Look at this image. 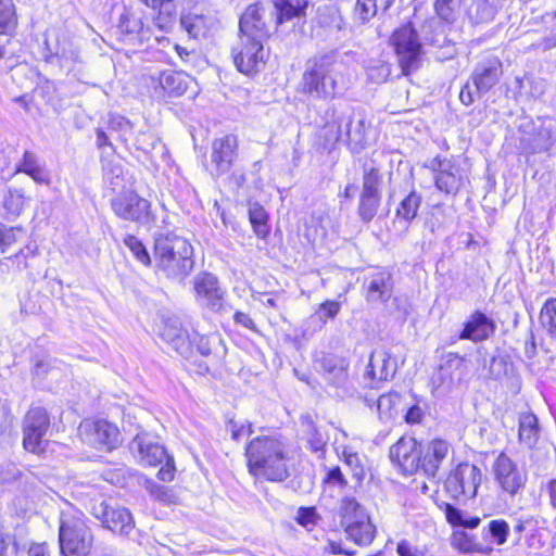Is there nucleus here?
Masks as SVG:
<instances>
[{
	"label": "nucleus",
	"mask_w": 556,
	"mask_h": 556,
	"mask_svg": "<svg viewBox=\"0 0 556 556\" xmlns=\"http://www.w3.org/2000/svg\"><path fill=\"white\" fill-rule=\"evenodd\" d=\"M17 552V545L14 538L10 534H4L0 530V556H13Z\"/></svg>",
	"instance_id": "57"
},
{
	"label": "nucleus",
	"mask_w": 556,
	"mask_h": 556,
	"mask_svg": "<svg viewBox=\"0 0 556 556\" xmlns=\"http://www.w3.org/2000/svg\"><path fill=\"white\" fill-rule=\"evenodd\" d=\"M503 75L502 62L497 56L488 55L479 61L470 76L478 94L490 91Z\"/></svg>",
	"instance_id": "18"
},
{
	"label": "nucleus",
	"mask_w": 556,
	"mask_h": 556,
	"mask_svg": "<svg viewBox=\"0 0 556 556\" xmlns=\"http://www.w3.org/2000/svg\"><path fill=\"white\" fill-rule=\"evenodd\" d=\"M463 0H435L437 14L446 22H453L459 13Z\"/></svg>",
	"instance_id": "48"
},
{
	"label": "nucleus",
	"mask_w": 556,
	"mask_h": 556,
	"mask_svg": "<svg viewBox=\"0 0 556 556\" xmlns=\"http://www.w3.org/2000/svg\"><path fill=\"white\" fill-rule=\"evenodd\" d=\"M152 80L157 83L154 86V91L159 97L164 94L178 97L186 92L192 78L185 72L166 70L161 72L156 78L152 77Z\"/></svg>",
	"instance_id": "25"
},
{
	"label": "nucleus",
	"mask_w": 556,
	"mask_h": 556,
	"mask_svg": "<svg viewBox=\"0 0 556 556\" xmlns=\"http://www.w3.org/2000/svg\"><path fill=\"white\" fill-rule=\"evenodd\" d=\"M518 425V438L520 443L529 448L534 447L540 439L541 432L538 417L531 412L521 413L519 415Z\"/></svg>",
	"instance_id": "35"
},
{
	"label": "nucleus",
	"mask_w": 556,
	"mask_h": 556,
	"mask_svg": "<svg viewBox=\"0 0 556 556\" xmlns=\"http://www.w3.org/2000/svg\"><path fill=\"white\" fill-rule=\"evenodd\" d=\"M451 546L463 554L479 553L490 555L494 551L490 545H483L476 541V538L464 530H454L451 539Z\"/></svg>",
	"instance_id": "34"
},
{
	"label": "nucleus",
	"mask_w": 556,
	"mask_h": 556,
	"mask_svg": "<svg viewBox=\"0 0 556 556\" xmlns=\"http://www.w3.org/2000/svg\"><path fill=\"white\" fill-rule=\"evenodd\" d=\"M426 167L432 173L435 188L446 194H456L463 185L459 165L452 157L438 155Z\"/></svg>",
	"instance_id": "13"
},
{
	"label": "nucleus",
	"mask_w": 556,
	"mask_h": 556,
	"mask_svg": "<svg viewBox=\"0 0 556 556\" xmlns=\"http://www.w3.org/2000/svg\"><path fill=\"white\" fill-rule=\"evenodd\" d=\"M182 28L192 38L206 37L216 25V18L210 13H202L199 10L182 13L180 17Z\"/></svg>",
	"instance_id": "31"
},
{
	"label": "nucleus",
	"mask_w": 556,
	"mask_h": 556,
	"mask_svg": "<svg viewBox=\"0 0 556 556\" xmlns=\"http://www.w3.org/2000/svg\"><path fill=\"white\" fill-rule=\"evenodd\" d=\"M340 312V303L337 301H326L320 304L319 308L316 312L319 320L326 323L327 319L334 318Z\"/></svg>",
	"instance_id": "56"
},
{
	"label": "nucleus",
	"mask_w": 556,
	"mask_h": 556,
	"mask_svg": "<svg viewBox=\"0 0 556 556\" xmlns=\"http://www.w3.org/2000/svg\"><path fill=\"white\" fill-rule=\"evenodd\" d=\"M424 415L425 412L419 405H413L407 409L404 419L409 425H416L422 420Z\"/></svg>",
	"instance_id": "60"
},
{
	"label": "nucleus",
	"mask_w": 556,
	"mask_h": 556,
	"mask_svg": "<svg viewBox=\"0 0 556 556\" xmlns=\"http://www.w3.org/2000/svg\"><path fill=\"white\" fill-rule=\"evenodd\" d=\"M159 9L160 12L157 16L154 18V25L163 31H168L175 23V9L172 8L170 3L163 4Z\"/></svg>",
	"instance_id": "53"
},
{
	"label": "nucleus",
	"mask_w": 556,
	"mask_h": 556,
	"mask_svg": "<svg viewBox=\"0 0 556 556\" xmlns=\"http://www.w3.org/2000/svg\"><path fill=\"white\" fill-rule=\"evenodd\" d=\"M399 556H425V548L407 539H402L396 544Z\"/></svg>",
	"instance_id": "55"
},
{
	"label": "nucleus",
	"mask_w": 556,
	"mask_h": 556,
	"mask_svg": "<svg viewBox=\"0 0 556 556\" xmlns=\"http://www.w3.org/2000/svg\"><path fill=\"white\" fill-rule=\"evenodd\" d=\"M194 291L197 301L201 306L211 311H219L223 306L224 291L218 285L217 278L208 273L199 274L194 278Z\"/></svg>",
	"instance_id": "24"
},
{
	"label": "nucleus",
	"mask_w": 556,
	"mask_h": 556,
	"mask_svg": "<svg viewBox=\"0 0 556 556\" xmlns=\"http://www.w3.org/2000/svg\"><path fill=\"white\" fill-rule=\"evenodd\" d=\"M93 515L100 519L105 528L121 535H128L134 529L130 511L124 507H113L105 502L93 507Z\"/></svg>",
	"instance_id": "20"
},
{
	"label": "nucleus",
	"mask_w": 556,
	"mask_h": 556,
	"mask_svg": "<svg viewBox=\"0 0 556 556\" xmlns=\"http://www.w3.org/2000/svg\"><path fill=\"white\" fill-rule=\"evenodd\" d=\"M160 336L180 355L188 352L190 334L182 328L179 318L168 317L164 319L160 328Z\"/></svg>",
	"instance_id": "28"
},
{
	"label": "nucleus",
	"mask_w": 556,
	"mask_h": 556,
	"mask_svg": "<svg viewBox=\"0 0 556 556\" xmlns=\"http://www.w3.org/2000/svg\"><path fill=\"white\" fill-rule=\"evenodd\" d=\"M365 404L369 408L376 407L378 417L381 421L388 422L393 420L399 413V406L401 404V394L395 391H391L381 394L378 399L369 396L365 397Z\"/></svg>",
	"instance_id": "33"
},
{
	"label": "nucleus",
	"mask_w": 556,
	"mask_h": 556,
	"mask_svg": "<svg viewBox=\"0 0 556 556\" xmlns=\"http://www.w3.org/2000/svg\"><path fill=\"white\" fill-rule=\"evenodd\" d=\"M390 42L404 75H409L419 67L421 43L416 30L410 25L396 29L392 34Z\"/></svg>",
	"instance_id": "8"
},
{
	"label": "nucleus",
	"mask_w": 556,
	"mask_h": 556,
	"mask_svg": "<svg viewBox=\"0 0 556 556\" xmlns=\"http://www.w3.org/2000/svg\"><path fill=\"white\" fill-rule=\"evenodd\" d=\"M340 522L346 536L359 546H368L375 539L376 527L367 510L354 498L344 497L340 506Z\"/></svg>",
	"instance_id": "7"
},
{
	"label": "nucleus",
	"mask_w": 556,
	"mask_h": 556,
	"mask_svg": "<svg viewBox=\"0 0 556 556\" xmlns=\"http://www.w3.org/2000/svg\"><path fill=\"white\" fill-rule=\"evenodd\" d=\"M16 173H25L38 184H50L49 173L39 165L35 153L29 151H25L23 160L16 168Z\"/></svg>",
	"instance_id": "37"
},
{
	"label": "nucleus",
	"mask_w": 556,
	"mask_h": 556,
	"mask_svg": "<svg viewBox=\"0 0 556 556\" xmlns=\"http://www.w3.org/2000/svg\"><path fill=\"white\" fill-rule=\"evenodd\" d=\"M308 444L309 448L313 452H323L324 447L327 444V439L324 435H321L317 430H314V432L308 438Z\"/></svg>",
	"instance_id": "61"
},
{
	"label": "nucleus",
	"mask_w": 556,
	"mask_h": 556,
	"mask_svg": "<svg viewBox=\"0 0 556 556\" xmlns=\"http://www.w3.org/2000/svg\"><path fill=\"white\" fill-rule=\"evenodd\" d=\"M318 364L325 378L331 383H341L346 378L349 363L345 358L334 354H326Z\"/></svg>",
	"instance_id": "36"
},
{
	"label": "nucleus",
	"mask_w": 556,
	"mask_h": 556,
	"mask_svg": "<svg viewBox=\"0 0 556 556\" xmlns=\"http://www.w3.org/2000/svg\"><path fill=\"white\" fill-rule=\"evenodd\" d=\"M418 442L413 437H402L390 447V459L404 475H413L420 468Z\"/></svg>",
	"instance_id": "17"
},
{
	"label": "nucleus",
	"mask_w": 556,
	"mask_h": 556,
	"mask_svg": "<svg viewBox=\"0 0 556 556\" xmlns=\"http://www.w3.org/2000/svg\"><path fill=\"white\" fill-rule=\"evenodd\" d=\"M27 198L22 189H9L3 199V207L8 216L17 217L23 212Z\"/></svg>",
	"instance_id": "42"
},
{
	"label": "nucleus",
	"mask_w": 556,
	"mask_h": 556,
	"mask_svg": "<svg viewBox=\"0 0 556 556\" xmlns=\"http://www.w3.org/2000/svg\"><path fill=\"white\" fill-rule=\"evenodd\" d=\"M240 33L248 38L267 39L274 26V17L270 12L260 4L254 3L247 8L240 18Z\"/></svg>",
	"instance_id": "16"
},
{
	"label": "nucleus",
	"mask_w": 556,
	"mask_h": 556,
	"mask_svg": "<svg viewBox=\"0 0 556 556\" xmlns=\"http://www.w3.org/2000/svg\"><path fill=\"white\" fill-rule=\"evenodd\" d=\"M483 536H490L497 545H503L507 541L509 534V526L503 519H494L488 523V527L483 528Z\"/></svg>",
	"instance_id": "47"
},
{
	"label": "nucleus",
	"mask_w": 556,
	"mask_h": 556,
	"mask_svg": "<svg viewBox=\"0 0 556 556\" xmlns=\"http://www.w3.org/2000/svg\"><path fill=\"white\" fill-rule=\"evenodd\" d=\"M130 448L134 453H137L139 463L143 466H157L168 457L164 446L147 441L139 435L134 439Z\"/></svg>",
	"instance_id": "30"
},
{
	"label": "nucleus",
	"mask_w": 556,
	"mask_h": 556,
	"mask_svg": "<svg viewBox=\"0 0 556 556\" xmlns=\"http://www.w3.org/2000/svg\"><path fill=\"white\" fill-rule=\"evenodd\" d=\"M422 197L416 192H409L397 205L395 215L405 223H410L418 213L421 205Z\"/></svg>",
	"instance_id": "39"
},
{
	"label": "nucleus",
	"mask_w": 556,
	"mask_h": 556,
	"mask_svg": "<svg viewBox=\"0 0 556 556\" xmlns=\"http://www.w3.org/2000/svg\"><path fill=\"white\" fill-rule=\"evenodd\" d=\"M16 241V229L0 225V248L5 252L7 248Z\"/></svg>",
	"instance_id": "58"
},
{
	"label": "nucleus",
	"mask_w": 556,
	"mask_h": 556,
	"mask_svg": "<svg viewBox=\"0 0 556 556\" xmlns=\"http://www.w3.org/2000/svg\"><path fill=\"white\" fill-rule=\"evenodd\" d=\"M17 18L13 0H0V34H9L15 29Z\"/></svg>",
	"instance_id": "43"
},
{
	"label": "nucleus",
	"mask_w": 556,
	"mask_h": 556,
	"mask_svg": "<svg viewBox=\"0 0 556 556\" xmlns=\"http://www.w3.org/2000/svg\"><path fill=\"white\" fill-rule=\"evenodd\" d=\"M78 433L83 442L98 450L114 448L119 438L117 427L105 420H84Z\"/></svg>",
	"instance_id": "14"
},
{
	"label": "nucleus",
	"mask_w": 556,
	"mask_h": 556,
	"mask_svg": "<svg viewBox=\"0 0 556 556\" xmlns=\"http://www.w3.org/2000/svg\"><path fill=\"white\" fill-rule=\"evenodd\" d=\"M396 370V363L384 349H376L369 357L366 376L371 380L386 381L392 378Z\"/></svg>",
	"instance_id": "29"
},
{
	"label": "nucleus",
	"mask_w": 556,
	"mask_h": 556,
	"mask_svg": "<svg viewBox=\"0 0 556 556\" xmlns=\"http://www.w3.org/2000/svg\"><path fill=\"white\" fill-rule=\"evenodd\" d=\"M49 427L50 418L47 410L42 407H31L23 420L24 448L35 454L43 452Z\"/></svg>",
	"instance_id": "12"
},
{
	"label": "nucleus",
	"mask_w": 556,
	"mask_h": 556,
	"mask_svg": "<svg viewBox=\"0 0 556 556\" xmlns=\"http://www.w3.org/2000/svg\"><path fill=\"white\" fill-rule=\"evenodd\" d=\"M274 10L270 12L274 17V26H278L291 22L295 18L305 16L307 8L306 0H271Z\"/></svg>",
	"instance_id": "32"
},
{
	"label": "nucleus",
	"mask_w": 556,
	"mask_h": 556,
	"mask_svg": "<svg viewBox=\"0 0 556 556\" xmlns=\"http://www.w3.org/2000/svg\"><path fill=\"white\" fill-rule=\"evenodd\" d=\"M492 473L500 489L510 496L518 494L527 482V471L504 452L494 459Z\"/></svg>",
	"instance_id": "11"
},
{
	"label": "nucleus",
	"mask_w": 556,
	"mask_h": 556,
	"mask_svg": "<svg viewBox=\"0 0 556 556\" xmlns=\"http://www.w3.org/2000/svg\"><path fill=\"white\" fill-rule=\"evenodd\" d=\"M111 206L116 216L122 219L148 225L154 222L151 203L135 191L119 192L111 200Z\"/></svg>",
	"instance_id": "10"
},
{
	"label": "nucleus",
	"mask_w": 556,
	"mask_h": 556,
	"mask_svg": "<svg viewBox=\"0 0 556 556\" xmlns=\"http://www.w3.org/2000/svg\"><path fill=\"white\" fill-rule=\"evenodd\" d=\"M540 321L547 331L556 336V299H548L540 313Z\"/></svg>",
	"instance_id": "50"
},
{
	"label": "nucleus",
	"mask_w": 556,
	"mask_h": 556,
	"mask_svg": "<svg viewBox=\"0 0 556 556\" xmlns=\"http://www.w3.org/2000/svg\"><path fill=\"white\" fill-rule=\"evenodd\" d=\"M393 0H356L354 7V20L359 24L369 22L381 8L383 11L388 10Z\"/></svg>",
	"instance_id": "38"
},
{
	"label": "nucleus",
	"mask_w": 556,
	"mask_h": 556,
	"mask_svg": "<svg viewBox=\"0 0 556 556\" xmlns=\"http://www.w3.org/2000/svg\"><path fill=\"white\" fill-rule=\"evenodd\" d=\"M193 249L189 241L175 233L155 239L154 258L159 270L169 278H185L192 270Z\"/></svg>",
	"instance_id": "3"
},
{
	"label": "nucleus",
	"mask_w": 556,
	"mask_h": 556,
	"mask_svg": "<svg viewBox=\"0 0 556 556\" xmlns=\"http://www.w3.org/2000/svg\"><path fill=\"white\" fill-rule=\"evenodd\" d=\"M321 136L328 144L344 141L352 152H359L366 144L364 119L353 122L352 115L346 111L330 106L324 114Z\"/></svg>",
	"instance_id": "4"
},
{
	"label": "nucleus",
	"mask_w": 556,
	"mask_h": 556,
	"mask_svg": "<svg viewBox=\"0 0 556 556\" xmlns=\"http://www.w3.org/2000/svg\"><path fill=\"white\" fill-rule=\"evenodd\" d=\"M363 289L369 303H386L393 293L392 274L387 269H377L364 277Z\"/></svg>",
	"instance_id": "19"
},
{
	"label": "nucleus",
	"mask_w": 556,
	"mask_h": 556,
	"mask_svg": "<svg viewBox=\"0 0 556 556\" xmlns=\"http://www.w3.org/2000/svg\"><path fill=\"white\" fill-rule=\"evenodd\" d=\"M124 244L130 250L134 257L144 266L151 265V257L143 243L135 236L127 235Z\"/></svg>",
	"instance_id": "51"
},
{
	"label": "nucleus",
	"mask_w": 556,
	"mask_h": 556,
	"mask_svg": "<svg viewBox=\"0 0 556 556\" xmlns=\"http://www.w3.org/2000/svg\"><path fill=\"white\" fill-rule=\"evenodd\" d=\"M450 444L444 440H432L420 453V468L428 477H435L442 462L450 454Z\"/></svg>",
	"instance_id": "27"
},
{
	"label": "nucleus",
	"mask_w": 556,
	"mask_h": 556,
	"mask_svg": "<svg viewBox=\"0 0 556 556\" xmlns=\"http://www.w3.org/2000/svg\"><path fill=\"white\" fill-rule=\"evenodd\" d=\"M382 175L375 167L364 166L363 189L361 193L370 195H381L380 187Z\"/></svg>",
	"instance_id": "46"
},
{
	"label": "nucleus",
	"mask_w": 556,
	"mask_h": 556,
	"mask_svg": "<svg viewBox=\"0 0 556 556\" xmlns=\"http://www.w3.org/2000/svg\"><path fill=\"white\" fill-rule=\"evenodd\" d=\"M381 195L361 193L358 215L364 223H369L376 216L380 206Z\"/></svg>",
	"instance_id": "45"
},
{
	"label": "nucleus",
	"mask_w": 556,
	"mask_h": 556,
	"mask_svg": "<svg viewBox=\"0 0 556 556\" xmlns=\"http://www.w3.org/2000/svg\"><path fill=\"white\" fill-rule=\"evenodd\" d=\"M229 429L231 432V438L236 441H239L241 438L248 437L253 432L251 424H241L238 426L237 422L230 421Z\"/></svg>",
	"instance_id": "59"
},
{
	"label": "nucleus",
	"mask_w": 556,
	"mask_h": 556,
	"mask_svg": "<svg viewBox=\"0 0 556 556\" xmlns=\"http://www.w3.org/2000/svg\"><path fill=\"white\" fill-rule=\"evenodd\" d=\"M441 508L445 514L447 522L454 527L476 529L481 522L479 517H466L460 509L454 507L452 504L443 503Z\"/></svg>",
	"instance_id": "40"
},
{
	"label": "nucleus",
	"mask_w": 556,
	"mask_h": 556,
	"mask_svg": "<svg viewBox=\"0 0 556 556\" xmlns=\"http://www.w3.org/2000/svg\"><path fill=\"white\" fill-rule=\"evenodd\" d=\"M482 481V472L479 467L469 463L459 464L450 472L444 489L456 501H465L477 495Z\"/></svg>",
	"instance_id": "9"
},
{
	"label": "nucleus",
	"mask_w": 556,
	"mask_h": 556,
	"mask_svg": "<svg viewBox=\"0 0 556 556\" xmlns=\"http://www.w3.org/2000/svg\"><path fill=\"white\" fill-rule=\"evenodd\" d=\"M195 343L198 351L203 356H208L213 353V350H216L217 346L222 343V340L218 334L213 333L211 336H200L198 333H193L190 336V343Z\"/></svg>",
	"instance_id": "49"
},
{
	"label": "nucleus",
	"mask_w": 556,
	"mask_h": 556,
	"mask_svg": "<svg viewBox=\"0 0 556 556\" xmlns=\"http://www.w3.org/2000/svg\"><path fill=\"white\" fill-rule=\"evenodd\" d=\"M157 478L162 481H172L174 478L173 460L167 457L165 465L159 470Z\"/></svg>",
	"instance_id": "63"
},
{
	"label": "nucleus",
	"mask_w": 556,
	"mask_h": 556,
	"mask_svg": "<svg viewBox=\"0 0 556 556\" xmlns=\"http://www.w3.org/2000/svg\"><path fill=\"white\" fill-rule=\"evenodd\" d=\"M109 130L115 132L119 140L127 142L132 138L134 125L130 121L121 115H110L108 122Z\"/></svg>",
	"instance_id": "44"
},
{
	"label": "nucleus",
	"mask_w": 556,
	"mask_h": 556,
	"mask_svg": "<svg viewBox=\"0 0 556 556\" xmlns=\"http://www.w3.org/2000/svg\"><path fill=\"white\" fill-rule=\"evenodd\" d=\"M266 40L241 35L240 47L233 50V62L239 72L253 75L260 71L267 56L263 46Z\"/></svg>",
	"instance_id": "15"
},
{
	"label": "nucleus",
	"mask_w": 556,
	"mask_h": 556,
	"mask_svg": "<svg viewBox=\"0 0 556 556\" xmlns=\"http://www.w3.org/2000/svg\"><path fill=\"white\" fill-rule=\"evenodd\" d=\"M104 179L110 188L117 192L124 187V170L119 164L109 163L104 166Z\"/></svg>",
	"instance_id": "52"
},
{
	"label": "nucleus",
	"mask_w": 556,
	"mask_h": 556,
	"mask_svg": "<svg viewBox=\"0 0 556 556\" xmlns=\"http://www.w3.org/2000/svg\"><path fill=\"white\" fill-rule=\"evenodd\" d=\"M295 519L299 525L312 531L318 523L320 517L315 507H300Z\"/></svg>",
	"instance_id": "54"
},
{
	"label": "nucleus",
	"mask_w": 556,
	"mask_h": 556,
	"mask_svg": "<svg viewBox=\"0 0 556 556\" xmlns=\"http://www.w3.org/2000/svg\"><path fill=\"white\" fill-rule=\"evenodd\" d=\"M238 139L235 135L216 138L212 142L211 163L213 174L222 176L228 173L237 157Z\"/></svg>",
	"instance_id": "22"
},
{
	"label": "nucleus",
	"mask_w": 556,
	"mask_h": 556,
	"mask_svg": "<svg viewBox=\"0 0 556 556\" xmlns=\"http://www.w3.org/2000/svg\"><path fill=\"white\" fill-rule=\"evenodd\" d=\"M355 53L337 50L311 60L300 81V92L312 100H332L348 87L349 61Z\"/></svg>",
	"instance_id": "1"
},
{
	"label": "nucleus",
	"mask_w": 556,
	"mask_h": 556,
	"mask_svg": "<svg viewBox=\"0 0 556 556\" xmlns=\"http://www.w3.org/2000/svg\"><path fill=\"white\" fill-rule=\"evenodd\" d=\"M521 149L529 154L547 153L556 147V118H523L518 125Z\"/></svg>",
	"instance_id": "6"
},
{
	"label": "nucleus",
	"mask_w": 556,
	"mask_h": 556,
	"mask_svg": "<svg viewBox=\"0 0 556 556\" xmlns=\"http://www.w3.org/2000/svg\"><path fill=\"white\" fill-rule=\"evenodd\" d=\"M495 331L494 321L482 312H475L464 323L459 333L460 340L481 342L489 339Z\"/></svg>",
	"instance_id": "26"
},
{
	"label": "nucleus",
	"mask_w": 556,
	"mask_h": 556,
	"mask_svg": "<svg viewBox=\"0 0 556 556\" xmlns=\"http://www.w3.org/2000/svg\"><path fill=\"white\" fill-rule=\"evenodd\" d=\"M465 370V359L458 354L447 353L442 357L438 370L432 376L434 390L448 391L459 381Z\"/></svg>",
	"instance_id": "23"
},
{
	"label": "nucleus",
	"mask_w": 556,
	"mask_h": 556,
	"mask_svg": "<svg viewBox=\"0 0 556 556\" xmlns=\"http://www.w3.org/2000/svg\"><path fill=\"white\" fill-rule=\"evenodd\" d=\"M59 542L64 556H87L90 553L93 535L81 513L63 511L61 514Z\"/></svg>",
	"instance_id": "5"
},
{
	"label": "nucleus",
	"mask_w": 556,
	"mask_h": 556,
	"mask_svg": "<svg viewBox=\"0 0 556 556\" xmlns=\"http://www.w3.org/2000/svg\"><path fill=\"white\" fill-rule=\"evenodd\" d=\"M118 30L122 40L131 45H142L152 38L150 27H144L140 12L125 9L118 20Z\"/></svg>",
	"instance_id": "21"
},
{
	"label": "nucleus",
	"mask_w": 556,
	"mask_h": 556,
	"mask_svg": "<svg viewBox=\"0 0 556 556\" xmlns=\"http://www.w3.org/2000/svg\"><path fill=\"white\" fill-rule=\"evenodd\" d=\"M137 148L143 151H148L154 147V138L151 134L142 132L136 139Z\"/></svg>",
	"instance_id": "64"
},
{
	"label": "nucleus",
	"mask_w": 556,
	"mask_h": 556,
	"mask_svg": "<svg viewBox=\"0 0 556 556\" xmlns=\"http://www.w3.org/2000/svg\"><path fill=\"white\" fill-rule=\"evenodd\" d=\"M249 219L252 224L253 230L258 238H266L269 229L267 226V213L264 207L257 203L250 204Z\"/></svg>",
	"instance_id": "41"
},
{
	"label": "nucleus",
	"mask_w": 556,
	"mask_h": 556,
	"mask_svg": "<svg viewBox=\"0 0 556 556\" xmlns=\"http://www.w3.org/2000/svg\"><path fill=\"white\" fill-rule=\"evenodd\" d=\"M249 472L257 480L285 481L289 476L291 452L280 433L258 435L245 446Z\"/></svg>",
	"instance_id": "2"
},
{
	"label": "nucleus",
	"mask_w": 556,
	"mask_h": 556,
	"mask_svg": "<svg viewBox=\"0 0 556 556\" xmlns=\"http://www.w3.org/2000/svg\"><path fill=\"white\" fill-rule=\"evenodd\" d=\"M327 482L339 486H344L348 483L339 467L331 468L328 471Z\"/></svg>",
	"instance_id": "62"
}]
</instances>
